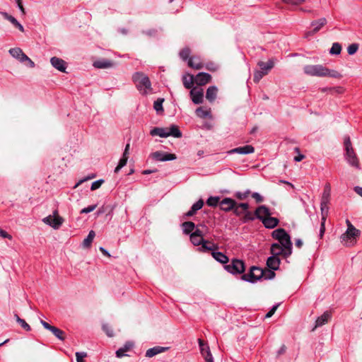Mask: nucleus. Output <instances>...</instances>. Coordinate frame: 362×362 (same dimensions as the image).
<instances>
[{
    "instance_id": "obj_1",
    "label": "nucleus",
    "mask_w": 362,
    "mask_h": 362,
    "mask_svg": "<svg viewBox=\"0 0 362 362\" xmlns=\"http://www.w3.org/2000/svg\"><path fill=\"white\" fill-rule=\"evenodd\" d=\"M304 73L310 76L325 77L331 76L337 78L339 74L335 71H330L327 67L320 65H306L303 67Z\"/></svg>"
},
{
    "instance_id": "obj_2",
    "label": "nucleus",
    "mask_w": 362,
    "mask_h": 362,
    "mask_svg": "<svg viewBox=\"0 0 362 362\" xmlns=\"http://www.w3.org/2000/svg\"><path fill=\"white\" fill-rule=\"evenodd\" d=\"M272 236L286 249V257L290 256L292 253V243L291 237L286 231L284 228H278L272 232Z\"/></svg>"
},
{
    "instance_id": "obj_3",
    "label": "nucleus",
    "mask_w": 362,
    "mask_h": 362,
    "mask_svg": "<svg viewBox=\"0 0 362 362\" xmlns=\"http://www.w3.org/2000/svg\"><path fill=\"white\" fill-rule=\"evenodd\" d=\"M272 236L286 249V257L290 256L292 253V243L291 237L286 231L284 228H278L272 232Z\"/></svg>"
},
{
    "instance_id": "obj_4",
    "label": "nucleus",
    "mask_w": 362,
    "mask_h": 362,
    "mask_svg": "<svg viewBox=\"0 0 362 362\" xmlns=\"http://www.w3.org/2000/svg\"><path fill=\"white\" fill-rule=\"evenodd\" d=\"M272 236L286 249V257L290 256L292 253V243L291 237L286 231L284 228H278L272 232Z\"/></svg>"
},
{
    "instance_id": "obj_5",
    "label": "nucleus",
    "mask_w": 362,
    "mask_h": 362,
    "mask_svg": "<svg viewBox=\"0 0 362 362\" xmlns=\"http://www.w3.org/2000/svg\"><path fill=\"white\" fill-rule=\"evenodd\" d=\"M347 229L344 233L341 235V242L346 246H352L355 244L357 238L360 235V230L356 229L351 223L346 220Z\"/></svg>"
},
{
    "instance_id": "obj_6",
    "label": "nucleus",
    "mask_w": 362,
    "mask_h": 362,
    "mask_svg": "<svg viewBox=\"0 0 362 362\" xmlns=\"http://www.w3.org/2000/svg\"><path fill=\"white\" fill-rule=\"evenodd\" d=\"M133 81L136 84L138 90L142 94H147L151 90V83L147 76L141 72L135 73L132 76Z\"/></svg>"
},
{
    "instance_id": "obj_7",
    "label": "nucleus",
    "mask_w": 362,
    "mask_h": 362,
    "mask_svg": "<svg viewBox=\"0 0 362 362\" xmlns=\"http://www.w3.org/2000/svg\"><path fill=\"white\" fill-rule=\"evenodd\" d=\"M259 70H256L254 73L253 80L255 83H258L265 75L268 74L270 70L274 66L273 59H269L267 62H259L257 63Z\"/></svg>"
},
{
    "instance_id": "obj_8",
    "label": "nucleus",
    "mask_w": 362,
    "mask_h": 362,
    "mask_svg": "<svg viewBox=\"0 0 362 362\" xmlns=\"http://www.w3.org/2000/svg\"><path fill=\"white\" fill-rule=\"evenodd\" d=\"M344 146L346 149V158L348 163L356 168H358L359 163L354 150L352 147L349 136L344 138Z\"/></svg>"
},
{
    "instance_id": "obj_9",
    "label": "nucleus",
    "mask_w": 362,
    "mask_h": 362,
    "mask_svg": "<svg viewBox=\"0 0 362 362\" xmlns=\"http://www.w3.org/2000/svg\"><path fill=\"white\" fill-rule=\"evenodd\" d=\"M265 275V272L262 269L257 267H252L250 272L248 274H243L241 278L244 281L255 283Z\"/></svg>"
},
{
    "instance_id": "obj_10",
    "label": "nucleus",
    "mask_w": 362,
    "mask_h": 362,
    "mask_svg": "<svg viewBox=\"0 0 362 362\" xmlns=\"http://www.w3.org/2000/svg\"><path fill=\"white\" fill-rule=\"evenodd\" d=\"M225 269L233 274H243L245 270V264L242 260L233 259L229 264L225 265Z\"/></svg>"
},
{
    "instance_id": "obj_11",
    "label": "nucleus",
    "mask_w": 362,
    "mask_h": 362,
    "mask_svg": "<svg viewBox=\"0 0 362 362\" xmlns=\"http://www.w3.org/2000/svg\"><path fill=\"white\" fill-rule=\"evenodd\" d=\"M42 221L50 226L54 229H58L62 225L64 219L58 215V211L55 210L53 212V216H48L42 219Z\"/></svg>"
},
{
    "instance_id": "obj_12",
    "label": "nucleus",
    "mask_w": 362,
    "mask_h": 362,
    "mask_svg": "<svg viewBox=\"0 0 362 362\" xmlns=\"http://www.w3.org/2000/svg\"><path fill=\"white\" fill-rule=\"evenodd\" d=\"M327 23V21L325 18H321L317 20L313 21L310 23L313 30L308 31L305 33V37L308 38L309 36L313 35L319 32L322 28H323Z\"/></svg>"
},
{
    "instance_id": "obj_13",
    "label": "nucleus",
    "mask_w": 362,
    "mask_h": 362,
    "mask_svg": "<svg viewBox=\"0 0 362 362\" xmlns=\"http://www.w3.org/2000/svg\"><path fill=\"white\" fill-rule=\"evenodd\" d=\"M327 203H320V210H321V215H322V219H321V225L320 228V238H322L325 231V221L327 219V217L328 216V211H329V206Z\"/></svg>"
},
{
    "instance_id": "obj_14",
    "label": "nucleus",
    "mask_w": 362,
    "mask_h": 362,
    "mask_svg": "<svg viewBox=\"0 0 362 362\" xmlns=\"http://www.w3.org/2000/svg\"><path fill=\"white\" fill-rule=\"evenodd\" d=\"M42 325L47 330H49L57 339L61 341H64L65 339V333L62 329L50 325L49 323L44 320H41Z\"/></svg>"
},
{
    "instance_id": "obj_15",
    "label": "nucleus",
    "mask_w": 362,
    "mask_h": 362,
    "mask_svg": "<svg viewBox=\"0 0 362 362\" xmlns=\"http://www.w3.org/2000/svg\"><path fill=\"white\" fill-rule=\"evenodd\" d=\"M152 158L158 161H168L176 159L175 154L168 153L162 151H156L152 153Z\"/></svg>"
},
{
    "instance_id": "obj_16",
    "label": "nucleus",
    "mask_w": 362,
    "mask_h": 362,
    "mask_svg": "<svg viewBox=\"0 0 362 362\" xmlns=\"http://www.w3.org/2000/svg\"><path fill=\"white\" fill-rule=\"evenodd\" d=\"M236 202L231 198H224L219 203L220 209L224 211H230L235 206Z\"/></svg>"
},
{
    "instance_id": "obj_17",
    "label": "nucleus",
    "mask_w": 362,
    "mask_h": 362,
    "mask_svg": "<svg viewBox=\"0 0 362 362\" xmlns=\"http://www.w3.org/2000/svg\"><path fill=\"white\" fill-rule=\"evenodd\" d=\"M50 63L53 67L62 72H66V62L62 59L53 57L50 59Z\"/></svg>"
},
{
    "instance_id": "obj_18",
    "label": "nucleus",
    "mask_w": 362,
    "mask_h": 362,
    "mask_svg": "<svg viewBox=\"0 0 362 362\" xmlns=\"http://www.w3.org/2000/svg\"><path fill=\"white\" fill-rule=\"evenodd\" d=\"M255 215L257 218L259 219L262 222L264 218H267L271 215V212L266 206L262 205L256 209Z\"/></svg>"
},
{
    "instance_id": "obj_19",
    "label": "nucleus",
    "mask_w": 362,
    "mask_h": 362,
    "mask_svg": "<svg viewBox=\"0 0 362 362\" xmlns=\"http://www.w3.org/2000/svg\"><path fill=\"white\" fill-rule=\"evenodd\" d=\"M255 151V148L251 145H246L238 148H233L227 152L228 154L239 153V154H250Z\"/></svg>"
},
{
    "instance_id": "obj_20",
    "label": "nucleus",
    "mask_w": 362,
    "mask_h": 362,
    "mask_svg": "<svg viewBox=\"0 0 362 362\" xmlns=\"http://www.w3.org/2000/svg\"><path fill=\"white\" fill-rule=\"evenodd\" d=\"M192 100L194 104H201L203 103L204 92L202 89L197 90L195 88L190 90Z\"/></svg>"
},
{
    "instance_id": "obj_21",
    "label": "nucleus",
    "mask_w": 362,
    "mask_h": 362,
    "mask_svg": "<svg viewBox=\"0 0 362 362\" xmlns=\"http://www.w3.org/2000/svg\"><path fill=\"white\" fill-rule=\"evenodd\" d=\"M194 79L197 85L204 86L211 80V76L205 72H200L194 77Z\"/></svg>"
},
{
    "instance_id": "obj_22",
    "label": "nucleus",
    "mask_w": 362,
    "mask_h": 362,
    "mask_svg": "<svg viewBox=\"0 0 362 362\" xmlns=\"http://www.w3.org/2000/svg\"><path fill=\"white\" fill-rule=\"evenodd\" d=\"M9 53L13 57L18 59L21 62H24L25 59H28V56L18 47L10 49Z\"/></svg>"
},
{
    "instance_id": "obj_23",
    "label": "nucleus",
    "mask_w": 362,
    "mask_h": 362,
    "mask_svg": "<svg viewBox=\"0 0 362 362\" xmlns=\"http://www.w3.org/2000/svg\"><path fill=\"white\" fill-rule=\"evenodd\" d=\"M270 252L273 256L278 257L283 255L286 257V249L279 243H273L271 245Z\"/></svg>"
},
{
    "instance_id": "obj_24",
    "label": "nucleus",
    "mask_w": 362,
    "mask_h": 362,
    "mask_svg": "<svg viewBox=\"0 0 362 362\" xmlns=\"http://www.w3.org/2000/svg\"><path fill=\"white\" fill-rule=\"evenodd\" d=\"M331 318V314L329 312H325L321 316L318 317L315 321V327L313 329L314 330L315 328L318 327H321L323 325L328 322V321Z\"/></svg>"
},
{
    "instance_id": "obj_25",
    "label": "nucleus",
    "mask_w": 362,
    "mask_h": 362,
    "mask_svg": "<svg viewBox=\"0 0 362 362\" xmlns=\"http://www.w3.org/2000/svg\"><path fill=\"white\" fill-rule=\"evenodd\" d=\"M267 265L272 270H277L280 265V259L278 257L272 255L267 259Z\"/></svg>"
},
{
    "instance_id": "obj_26",
    "label": "nucleus",
    "mask_w": 362,
    "mask_h": 362,
    "mask_svg": "<svg viewBox=\"0 0 362 362\" xmlns=\"http://www.w3.org/2000/svg\"><path fill=\"white\" fill-rule=\"evenodd\" d=\"M279 223V221L277 218L272 217L271 215L269 216L267 218H264L262 223L267 228H275Z\"/></svg>"
},
{
    "instance_id": "obj_27",
    "label": "nucleus",
    "mask_w": 362,
    "mask_h": 362,
    "mask_svg": "<svg viewBox=\"0 0 362 362\" xmlns=\"http://www.w3.org/2000/svg\"><path fill=\"white\" fill-rule=\"evenodd\" d=\"M218 88L215 86H209L206 90V98L210 102H214L217 96Z\"/></svg>"
},
{
    "instance_id": "obj_28",
    "label": "nucleus",
    "mask_w": 362,
    "mask_h": 362,
    "mask_svg": "<svg viewBox=\"0 0 362 362\" xmlns=\"http://www.w3.org/2000/svg\"><path fill=\"white\" fill-rule=\"evenodd\" d=\"M113 66V62L108 59H100L93 62V66L97 69H107Z\"/></svg>"
},
{
    "instance_id": "obj_29",
    "label": "nucleus",
    "mask_w": 362,
    "mask_h": 362,
    "mask_svg": "<svg viewBox=\"0 0 362 362\" xmlns=\"http://www.w3.org/2000/svg\"><path fill=\"white\" fill-rule=\"evenodd\" d=\"M150 134L151 136H159L163 138L168 137V127H155L151 130Z\"/></svg>"
},
{
    "instance_id": "obj_30",
    "label": "nucleus",
    "mask_w": 362,
    "mask_h": 362,
    "mask_svg": "<svg viewBox=\"0 0 362 362\" xmlns=\"http://www.w3.org/2000/svg\"><path fill=\"white\" fill-rule=\"evenodd\" d=\"M188 66L195 69H201L203 68V64L199 57H192L189 58L188 61Z\"/></svg>"
},
{
    "instance_id": "obj_31",
    "label": "nucleus",
    "mask_w": 362,
    "mask_h": 362,
    "mask_svg": "<svg viewBox=\"0 0 362 362\" xmlns=\"http://www.w3.org/2000/svg\"><path fill=\"white\" fill-rule=\"evenodd\" d=\"M182 82L184 86L187 89H189L193 86L194 83H195V79L193 75L187 74L182 76Z\"/></svg>"
},
{
    "instance_id": "obj_32",
    "label": "nucleus",
    "mask_w": 362,
    "mask_h": 362,
    "mask_svg": "<svg viewBox=\"0 0 362 362\" xmlns=\"http://www.w3.org/2000/svg\"><path fill=\"white\" fill-rule=\"evenodd\" d=\"M204 206V201L200 199L199 200H198L196 203H194L192 206L191 207V209L186 213V216H193L194 214H196V212L197 211H199V209H201Z\"/></svg>"
},
{
    "instance_id": "obj_33",
    "label": "nucleus",
    "mask_w": 362,
    "mask_h": 362,
    "mask_svg": "<svg viewBox=\"0 0 362 362\" xmlns=\"http://www.w3.org/2000/svg\"><path fill=\"white\" fill-rule=\"evenodd\" d=\"M133 347V344L132 342H127L122 347L119 348L116 351V356L118 358H122L126 356V352L129 351Z\"/></svg>"
},
{
    "instance_id": "obj_34",
    "label": "nucleus",
    "mask_w": 362,
    "mask_h": 362,
    "mask_svg": "<svg viewBox=\"0 0 362 362\" xmlns=\"http://www.w3.org/2000/svg\"><path fill=\"white\" fill-rule=\"evenodd\" d=\"M212 257L218 262L226 264L228 262V257L221 252H212Z\"/></svg>"
},
{
    "instance_id": "obj_35",
    "label": "nucleus",
    "mask_w": 362,
    "mask_h": 362,
    "mask_svg": "<svg viewBox=\"0 0 362 362\" xmlns=\"http://www.w3.org/2000/svg\"><path fill=\"white\" fill-rule=\"evenodd\" d=\"M168 136H173L175 138H180L182 136V132L180 131L177 126L173 124L168 128Z\"/></svg>"
},
{
    "instance_id": "obj_36",
    "label": "nucleus",
    "mask_w": 362,
    "mask_h": 362,
    "mask_svg": "<svg viewBox=\"0 0 362 362\" xmlns=\"http://www.w3.org/2000/svg\"><path fill=\"white\" fill-rule=\"evenodd\" d=\"M167 348L161 347V346H155L153 348L149 349L146 352V357H153L156 356L158 354H160L163 351H164Z\"/></svg>"
},
{
    "instance_id": "obj_37",
    "label": "nucleus",
    "mask_w": 362,
    "mask_h": 362,
    "mask_svg": "<svg viewBox=\"0 0 362 362\" xmlns=\"http://www.w3.org/2000/svg\"><path fill=\"white\" fill-rule=\"evenodd\" d=\"M331 189L329 185H327L325 187L324 192L321 197L320 203L329 204L330 199Z\"/></svg>"
},
{
    "instance_id": "obj_38",
    "label": "nucleus",
    "mask_w": 362,
    "mask_h": 362,
    "mask_svg": "<svg viewBox=\"0 0 362 362\" xmlns=\"http://www.w3.org/2000/svg\"><path fill=\"white\" fill-rule=\"evenodd\" d=\"M201 250L206 252V251H213L216 250L218 248V246L215 245L214 243H212L208 240H204V242L201 245Z\"/></svg>"
},
{
    "instance_id": "obj_39",
    "label": "nucleus",
    "mask_w": 362,
    "mask_h": 362,
    "mask_svg": "<svg viewBox=\"0 0 362 362\" xmlns=\"http://www.w3.org/2000/svg\"><path fill=\"white\" fill-rule=\"evenodd\" d=\"M196 115L200 118H206L211 116V110L199 107L196 110Z\"/></svg>"
},
{
    "instance_id": "obj_40",
    "label": "nucleus",
    "mask_w": 362,
    "mask_h": 362,
    "mask_svg": "<svg viewBox=\"0 0 362 362\" xmlns=\"http://www.w3.org/2000/svg\"><path fill=\"white\" fill-rule=\"evenodd\" d=\"M182 226L185 234H189L195 229V224L192 221L184 222Z\"/></svg>"
},
{
    "instance_id": "obj_41",
    "label": "nucleus",
    "mask_w": 362,
    "mask_h": 362,
    "mask_svg": "<svg viewBox=\"0 0 362 362\" xmlns=\"http://www.w3.org/2000/svg\"><path fill=\"white\" fill-rule=\"evenodd\" d=\"M95 236V232L93 230H90L88 236L83 240V246L86 248L90 247Z\"/></svg>"
},
{
    "instance_id": "obj_42",
    "label": "nucleus",
    "mask_w": 362,
    "mask_h": 362,
    "mask_svg": "<svg viewBox=\"0 0 362 362\" xmlns=\"http://www.w3.org/2000/svg\"><path fill=\"white\" fill-rule=\"evenodd\" d=\"M204 240L203 237L190 235V241L195 246L202 245Z\"/></svg>"
},
{
    "instance_id": "obj_43",
    "label": "nucleus",
    "mask_w": 362,
    "mask_h": 362,
    "mask_svg": "<svg viewBox=\"0 0 362 362\" xmlns=\"http://www.w3.org/2000/svg\"><path fill=\"white\" fill-rule=\"evenodd\" d=\"M341 51V46L338 42H334L329 50L331 54H339Z\"/></svg>"
},
{
    "instance_id": "obj_44",
    "label": "nucleus",
    "mask_w": 362,
    "mask_h": 362,
    "mask_svg": "<svg viewBox=\"0 0 362 362\" xmlns=\"http://www.w3.org/2000/svg\"><path fill=\"white\" fill-rule=\"evenodd\" d=\"M220 198L218 197H210L206 200V204L209 206H216L219 203Z\"/></svg>"
},
{
    "instance_id": "obj_45",
    "label": "nucleus",
    "mask_w": 362,
    "mask_h": 362,
    "mask_svg": "<svg viewBox=\"0 0 362 362\" xmlns=\"http://www.w3.org/2000/svg\"><path fill=\"white\" fill-rule=\"evenodd\" d=\"M201 354L204 357L206 362H214L213 356L209 350V346H206V349H204V353Z\"/></svg>"
},
{
    "instance_id": "obj_46",
    "label": "nucleus",
    "mask_w": 362,
    "mask_h": 362,
    "mask_svg": "<svg viewBox=\"0 0 362 362\" xmlns=\"http://www.w3.org/2000/svg\"><path fill=\"white\" fill-rule=\"evenodd\" d=\"M129 158L122 156L119 160L117 166L115 169V173H117L124 166L126 165Z\"/></svg>"
},
{
    "instance_id": "obj_47",
    "label": "nucleus",
    "mask_w": 362,
    "mask_h": 362,
    "mask_svg": "<svg viewBox=\"0 0 362 362\" xmlns=\"http://www.w3.org/2000/svg\"><path fill=\"white\" fill-rule=\"evenodd\" d=\"M164 102L163 98H158L157 99L153 104V108L157 111H163V103Z\"/></svg>"
},
{
    "instance_id": "obj_48",
    "label": "nucleus",
    "mask_w": 362,
    "mask_h": 362,
    "mask_svg": "<svg viewBox=\"0 0 362 362\" xmlns=\"http://www.w3.org/2000/svg\"><path fill=\"white\" fill-rule=\"evenodd\" d=\"M191 52L189 48L185 47L180 52V57L184 61L187 60Z\"/></svg>"
},
{
    "instance_id": "obj_49",
    "label": "nucleus",
    "mask_w": 362,
    "mask_h": 362,
    "mask_svg": "<svg viewBox=\"0 0 362 362\" xmlns=\"http://www.w3.org/2000/svg\"><path fill=\"white\" fill-rule=\"evenodd\" d=\"M250 190L247 189L244 192H237L235 194V197L240 200L246 199L250 194Z\"/></svg>"
},
{
    "instance_id": "obj_50",
    "label": "nucleus",
    "mask_w": 362,
    "mask_h": 362,
    "mask_svg": "<svg viewBox=\"0 0 362 362\" xmlns=\"http://www.w3.org/2000/svg\"><path fill=\"white\" fill-rule=\"evenodd\" d=\"M358 49V45L356 43H353L347 47V52L349 55H353L357 52Z\"/></svg>"
},
{
    "instance_id": "obj_51",
    "label": "nucleus",
    "mask_w": 362,
    "mask_h": 362,
    "mask_svg": "<svg viewBox=\"0 0 362 362\" xmlns=\"http://www.w3.org/2000/svg\"><path fill=\"white\" fill-rule=\"evenodd\" d=\"M0 14L4 17V19L8 21L12 24H13V23L17 21L16 18H14L13 16H12L11 15L8 14L6 12L0 11Z\"/></svg>"
},
{
    "instance_id": "obj_52",
    "label": "nucleus",
    "mask_w": 362,
    "mask_h": 362,
    "mask_svg": "<svg viewBox=\"0 0 362 362\" xmlns=\"http://www.w3.org/2000/svg\"><path fill=\"white\" fill-rule=\"evenodd\" d=\"M256 218L255 215H253L250 211H245L243 217V222H247L249 221H253Z\"/></svg>"
},
{
    "instance_id": "obj_53",
    "label": "nucleus",
    "mask_w": 362,
    "mask_h": 362,
    "mask_svg": "<svg viewBox=\"0 0 362 362\" xmlns=\"http://www.w3.org/2000/svg\"><path fill=\"white\" fill-rule=\"evenodd\" d=\"M76 356L77 362H85L84 358L87 356V354L86 352H76Z\"/></svg>"
},
{
    "instance_id": "obj_54",
    "label": "nucleus",
    "mask_w": 362,
    "mask_h": 362,
    "mask_svg": "<svg viewBox=\"0 0 362 362\" xmlns=\"http://www.w3.org/2000/svg\"><path fill=\"white\" fill-rule=\"evenodd\" d=\"M103 329L104 330V332L106 333V334L111 337L113 336L114 333H113V330L112 329V327L110 326H109L108 325H104L103 326Z\"/></svg>"
},
{
    "instance_id": "obj_55",
    "label": "nucleus",
    "mask_w": 362,
    "mask_h": 362,
    "mask_svg": "<svg viewBox=\"0 0 362 362\" xmlns=\"http://www.w3.org/2000/svg\"><path fill=\"white\" fill-rule=\"evenodd\" d=\"M103 180H98L95 182H93L91 185L90 189L92 191L95 190L100 187L101 185L103 183Z\"/></svg>"
},
{
    "instance_id": "obj_56",
    "label": "nucleus",
    "mask_w": 362,
    "mask_h": 362,
    "mask_svg": "<svg viewBox=\"0 0 362 362\" xmlns=\"http://www.w3.org/2000/svg\"><path fill=\"white\" fill-rule=\"evenodd\" d=\"M96 207H97V204H93V205L88 206V207L83 208L81 211V214H88V213H90V212L94 211L96 209Z\"/></svg>"
},
{
    "instance_id": "obj_57",
    "label": "nucleus",
    "mask_w": 362,
    "mask_h": 362,
    "mask_svg": "<svg viewBox=\"0 0 362 362\" xmlns=\"http://www.w3.org/2000/svg\"><path fill=\"white\" fill-rule=\"evenodd\" d=\"M284 3L292 5H300L304 3L306 0H281Z\"/></svg>"
},
{
    "instance_id": "obj_58",
    "label": "nucleus",
    "mask_w": 362,
    "mask_h": 362,
    "mask_svg": "<svg viewBox=\"0 0 362 362\" xmlns=\"http://www.w3.org/2000/svg\"><path fill=\"white\" fill-rule=\"evenodd\" d=\"M18 323L25 330L30 331L31 329L30 326L23 319H18Z\"/></svg>"
},
{
    "instance_id": "obj_59",
    "label": "nucleus",
    "mask_w": 362,
    "mask_h": 362,
    "mask_svg": "<svg viewBox=\"0 0 362 362\" xmlns=\"http://www.w3.org/2000/svg\"><path fill=\"white\" fill-rule=\"evenodd\" d=\"M233 210V213L238 216H239L242 215L243 213H245V211H243V209L240 207H239V206L237 203Z\"/></svg>"
},
{
    "instance_id": "obj_60",
    "label": "nucleus",
    "mask_w": 362,
    "mask_h": 362,
    "mask_svg": "<svg viewBox=\"0 0 362 362\" xmlns=\"http://www.w3.org/2000/svg\"><path fill=\"white\" fill-rule=\"evenodd\" d=\"M206 233V231L202 230V229H200V228H197L194 232H192L191 234L192 235H197V236H201V237H203L204 238V234Z\"/></svg>"
},
{
    "instance_id": "obj_61",
    "label": "nucleus",
    "mask_w": 362,
    "mask_h": 362,
    "mask_svg": "<svg viewBox=\"0 0 362 362\" xmlns=\"http://www.w3.org/2000/svg\"><path fill=\"white\" fill-rule=\"evenodd\" d=\"M278 307H279V304L274 305L272 308V309L266 314L265 317L267 318L271 317L274 314V313L277 310Z\"/></svg>"
},
{
    "instance_id": "obj_62",
    "label": "nucleus",
    "mask_w": 362,
    "mask_h": 362,
    "mask_svg": "<svg viewBox=\"0 0 362 362\" xmlns=\"http://www.w3.org/2000/svg\"><path fill=\"white\" fill-rule=\"evenodd\" d=\"M252 198H254L257 203H260L263 202L262 197L257 192H253L252 194Z\"/></svg>"
},
{
    "instance_id": "obj_63",
    "label": "nucleus",
    "mask_w": 362,
    "mask_h": 362,
    "mask_svg": "<svg viewBox=\"0 0 362 362\" xmlns=\"http://www.w3.org/2000/svg\"><path fill=\"white\" fill-rule=\"evenodd\" d=\"M0 237L3 238H8L9 240L12 239V236L8 234L6 230L0 228Z\"/></svg>"
},
{
    "instance_id": "obj_64",
    "label": "nucleus",
    "mask_w": 362,
    "mask_h": 362,
    "mask_svg": "<svg viewBox=\"0 0 362 362\" xmlns=\"http://www.w3.org/2000/svg\"><path fill=\"white\" fill-rule=\"evenodd\" d=\"M16 2L17 4V6H18V8L21 11L22 14L25 15V8H24V7L23 6L21 0H16Z\"/></svg>"
}]
</instances>
